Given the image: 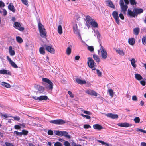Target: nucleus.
<instances>
[{
    "label": "nucleus",
    "mask_w": 146,
    "mask_h": 146,
    "mask_svg": "<svg viewBox=\"0 0 146 146\" xmlns=\"http://www.w3.org/2000/svg\"><path fill=\"white\" fill-rule=\"evenodd\" d=\"M82 111L85 114H87V115H91V113L88 111H86L84 110H82Z\"/></svg>",
    "instance_id": "8fccbe9b"
},
{
    "label": "nucleus",
    "mask_w": 146,
    "mask_h": 146,
    "mask_svg": "<svg viewBox=\"0 0 146 146\" xmlns=\"http://www.w3.org/2000/svg\"><path fill=\"white\" fill-rule=\"evenodd\" d=\"M118 125L121 127H128L131 126V125L126 122L119 123H118Z\"/></svg>",
    "instance_id": "f3484780"
},
{
    "label": "nucleus",
    "mask_w": 146,
    "mask_h": 146,
    "mask_svg": "<svg viewBox=\"0 0 146 146\" xmlns=\"http://www.w3.org/2000/svg\"><path fill=\"white\" fill-rule=\"evenodd\" d=\"M137 131H140L143 133H146V130H144L141 129H137Z\"/></svg>",
    "instance_id": "603ef678"
},
{
    "label": "nucleus",
    "mask_w": 146,
    "mask_h": 146,
    "mask_svg": "<svg viewBox=\"0 0 146 146\" xmlns=\"http://www.w3.org/2000/svg\"><path fill=\"white\" fill-rule=\"evenodd\" d=\"M54 133L56 135L58 136H64L68 139H70V135H68V133L65 131H54Z\"/></svg>",
    "instance_id": "0eeeda50"
},
{
    "label": "nucleus",
    "mask_w": 146,
    "mask_h": 146,
    "mask_svg": "<svg viewBox=\"0 0 146 146\" xmlns=\"http://www.w3.org/2000/svg\"><path fill=\"white\" fill-rule=\"evenodd\" d=\"M13 118L15 120L19 121L20 120V118L18 116L14 117Z\"/></svg>",
    "instance_id": "69168bd1"
},
{
    "label": "nucleus",
    "mask_w": 146,
    "mask_h": 146,
    "mask_svg": "<svg viewBox=\"0 0 146 146\" xmlns=\"http://www.w3.org/2000/svg\"><path fill=\"white\" fill-rule=\"evenodd\" d=\"M83 127L84 128H85V129H87L89 128H90L91 127V126L89 125L86 124V125H84V126H83Z\"/></svg>",
    "instance_id": "5fc2aeb1"
},
{
    "label": "nucleus",
    "mask_w": 146,
    "mask_h": 146,
    "mask_svg": "<svg viewBox=\"0 0 146 146\" xmlns=\"http://www.w3.org/2000/svg\"><path fill=\"white\" fill-rule=\"evenodd\" d=\"M38 27L40 35L43 38H44L46 36L45 29L43 25L41 23H38Z\"/></svg>",
    "instance_id": "7ed1b4c3"
},
{
    "label": "nucleus",
    "mask_w": 146,
    "mask_h": 146,
    "mask_svg": "<svg viewBox=\"0 0 146 146\" xmlns=\"http://www.w3.org/2000/svg\"><path fill=\"white\" fill-rule=\"evenodd\" d=\"M105 115L108 117L112 119L117 118L118 117V115L117 114H113L112 113L105 114Z\"/></svg>",
    "instance_id": "4468645a"
},
{
    "label": "nucleus",
    "mask_w": 146,
    "mask_h": 146,
    "mask_svg": "<svg viewBox=\"0 0 146 146\" xmlns=\"http://www.w3.org/2000/svg\"><path fill=\"white\" fill-rule=\"evenodd\" d=\"M108 92L110 94V95L112 97H113L114 94V92L111 89H109L108 90Z\"/></svg>",
    "instance_id": "79ce46f5"
},
{
    "label": "nucleus",
    "mask_w": 146,
    "mask_h": 146,
    "mask_svg": "<svg viewBox=\"0 0 146 146\" xmlns=\"http://www.w3.org/2000/svg\"><path fill=\"white\" fill-rule=\"evenodd\" d=\"M135 40L133 38H129L128 40L129 43L131 45H133L135 43Z\"/></svg>",
    "instance_id": "c85d7f7f"
},
{
    "label": "nucleus",
    "mask_w": 146,
    "mask_h": 146,
    "mask_svg": "<svg viewBox=\"0 0 146 146\" xmlns=\"http://www.w3.org/2000/svg\"><path fill=\"white\" fill-rule=\"evenodd\" d=\"M94 31L95 34H96V35L97 36L98 39H100V35L99 32L97 30H96L95 31Z\"/></svg>",
    "instance_id": "4c0bfd02"
},
{
    "label": "nucleus",
    "mask_w": 146,
    "mask_h": 146,
    "mask_svg": "<svg viewBox=\"0 0 146 146\" xmlns=\"http://www.w3.org/2000/svg\"><path fill=\"white\" fill-rule=\"evenodd\" d=\"M119 16L120 18V19H122V20H123L124 19V16L123 14H122L121 13H120L119 14Z\"/></svg>",
    "instance_id": "4d7b16f0"
},
{
    "label": "nucleus",
    "mask_w": 146,
    "mask_h": 146,
    "mask_svg": "<svg viewBox=\"0 0 146 146\" xmlns=\"http://www.w3.org/2000/svg\"><path fill=\"white\" fill-rule=\"evenodd\" d=\"M13 25L15 28L20 31H23L25 29L22 26V24L18 22H15Z\"/></svg>",
    "instance_id": "6e6552de"
},
{
    "label": "nucleus",
    "mask_w": 146,
    "mask_h": 146,
    "mask_svg": "<svg viewBox=\"0 0 146 146\" xmlns=\"http://www.w3.org/2000/svg\"><path fill=\"white\" fill-rule=\"evenodd\" d=\"M0 74H6L10 75L11 74V73L10 72L7 70L3 69L0 70Z\"/></svg>",
    "instance_id": "412c9836"
},
{
    "label": "nucleus",
    "mask_w": 146,
    "mask_h": 146,
    "mask_svg": "<svg viewBox=\"0 0 146 146\" xmlns=\"http://www.w3.org/2000/svg\"><path fill=\"white\" fill-rule=\"evenodd\" d=\"M93 127L94 129L98 130H100L103 129V127L101 125L98 124L94 125Z\"/></svg>",
    "instance_id": "a211bd4d"
},
{
    "label": "nucleus",
    "mask_w": 146,
    "mask_h": 146,
    "mask_svg": "<svg viewBox=\"0 0 146 146\" xmlns=\"http://www.w3.org/2000/svg\"><path fill=\"white\" fill-rule=\"evenodd\" d=\"M94 19L92 18L89 15H87L86 17V22L90 24V22H92Z\"/></svg>",
    "instance_id": "4be33fe9"
},
{
    "label": "nucleus",
    "mask_w": 146,
    "mask_h": 146,
    "mask_svg": "<svg viewBox=\"0 0 146 146\" xmlns=\"http://www.w3.org/2000/svg\"><path fill=\"white\" fill-rule=\"evenodd\" d=\"M9 52L11 56H13L15 54V51L14 50H13L11 46H10L9 47Z\"/></svg>",
    "instance_id": "5701e85b"
},
{
    "label": "nucleus",
    "mask_w": 146,
    "mask_h": 146,
    "mask_svg": "<svg viewBox=\"0 0 146 146\" xmlns=\"http://www.w3.org/2000/svg\"><path fill=\"white\" fill-rule=\"evenodd\" d=\"M97 142L101 143L102 145H105V146H110V145L108 143H106L102 140H97Z\"/></svg>",
    "instance_id": "cd10ccee"
},
{
    "label": "nucleus",
    "mask_w": 146,
    "mask_h": 146,
    "mask_svg": "<svg viewBox=\"0 0 146 146\" xmlns=\"http://www.w3.org/2000/svg\"><path fill=\"white\" fill-rule=\"evenodd\" d=\"M85 92L91 96H99V97L103 100V98L98 93H96L95 91L90 89L87 90L85 91Z\"/></svg>",
    "instance_id": "423d86ee"
},
{
    "label": "nucleus",
    "mask_w": 146,
    "mask_h": 146,
    "mask_svg": "<svg viewBox=\"0 0 146 146\" xmlns=\"http://www.w3.org/2000/svg\"><path fill=\"white\" fill-rule=\"evenodd\" d=\"M14 133H15L16 135H19V136H21L23 135L22 133L19 132L17 131H15L14 132Z\"/></svg>",
    "instance_id": "09e8293b"
},
{
    "label": "nucleus",
    "mask_w": 146,
    "mask_h": 146,
    "mask_svg": "<svg viewBox=\"0 0 146 146\" xmlns=\"http://www.w3.org/2000/svg\"><path fill=\"white\" fill-rule=\"evenodd\" d=\"M94 28H97L98 27V25L97 23L94 21V20L90 24Z\"/></svg>",
    "instance_id": "bb28decb"
},
{
    "label": "nucleus",
    "mask_w": 146,
    "mask_h": 146,
    "mask_svg": "<svg viewBox=\"0 0 146 146\" xmlns=\"http://www.w3.org/2000/svg\"><path fill=\"white\" fill-rule=\"evenodd\" d=\"M142 41L143 44L146 46V36H143L142 39Z\"/></svg>",
    "instance_id": "58836bf2"
},
{
    "label": "nucleus",
    "mask_w": 146,
    "mask_h": 146,
    "mask_svg": "<svg viewBox=\"0 0 146 146\" xmlns=\"http://www.w3.org/2000/svg\"><path fill=\"white\" fill-rule=\"evenodd\" d=\"M54 146H63L62 144L60 142H56L54 145Z\"/></svg>",
    "instance_id": "a18cd8bd"
},
{
    "label": "nucleus",
    "mask_w": 146,
    "mask_h": 146,
    "mask_svg": "<svg viewBox=\"0 0 146 146\" xmlns=\"http://www.w3.org/2000/svg\"><path fill=\"white\" fill-rule=\"evenodd\" d=\"M132 100L134 101H137V98L135 96H134L132 97Z\"/></svg>",
    "instance_id": "bf43d9fd"
},
{
    "label": "nucleus",
    "mask_w": 146,
    "mask_h": 146,
    "mask_svg": "<svg viewBox=\"0 0 146 146\" xmlns=\"http://www.w3.org/2000/svg\"><path fill=\"white\" fill-rule=\"evenodd\" d=\"M125 4L124 3L123 0H121L120 1V4L121 9H127L128 7L127 5L129 3L128 0H124Z\"/></svg>",
    "instance_id": "1a4fd4ad"
},
{
    "label": "nucleus",
    "mask_w": 146,
    "mask_h": 146,
    "mask_svg": "<svg viewBox=\"0 0 146 146\" xmlns=\"http://www.w3.org/2000/svg\"><path fill=\"white\" fill-rule=\"evenodd\" d=\"M1 84L2 85L7 88H9L11 87V86L9 84L4 82H2Z\"/></svg>",
    "instance_id": "7c9ffc66"
},
{
    "label": "nucleus",
    "mask_w": 146,
    "mask_h": 146,
    "mask_svg": "<svg viewBox=\"0 0 146 146\" xmlns=\"http://www.w3.org/2000/svg\"><path fill=\"white\" fill-rule=\"evenodd\" d=\"M22 3L24 4L27 5L28 4V1L27 0H21Z\"/></svg>",
    "instance_id": "680f3d73"
},
{
    "label": "nucleus",
    "mask_w": 146,
    "mask_h": 146,
    "mask_svg": "<svg viewBox=\"0 0 146 146\" xmlns=\"http://www.w3.org/2000/svg\"><path fill=\"white\" fill-rule=\"evenodd\" d=\"M134 121H135V123H139L140 122V119L139 117H135L134 119Z\"/></svg>",
    "instance_id": "ea45409f"
},
{
    "label": "nucleus",
    "mask_w": 146,
    "mask_h": 146,
    "mask_svg": "<svg viewBox=\"0 0 146 146\" xmlns=\"http://www.w3.org/2000/svg\"><path fill=\"white\" fill-rule=\"evenodd\" d=\"M131 62V64L133 67L135 68L136 67V65L135 64L136 62V60L134 58H133L130 60Z\"/></svg>",
    "instance_id": "c756f323"
},
{
    "label": "nucleus",
    "mask_w": 146,
    "mask_h": 146,
    "mask_svg": "<svg viewBox=\"0 0 146 146\" xmlns=\"http://www.w3.org/2000/svg\"><path fill=\"white\" fill-rule=\"evenodd\" d=\"M48 133L49 135H53V132L52 130H50L48 131Z\"/></svg>",
    "instance_id": "13d9d810"
},
{
    "label": "nucleus",
    "mask_w": 146,
    "mask_h": 146,
    "mask_svg": "<svg viewBox=\"0 0 146 146\" xmlns=\"http://www.w3.org/2000/svg\"><path fill=\"white\" fill-rule=\"evenodd\" d=\"M135 78L138 80H140L143 79L142 77L139 74H135Z\"/></svg>",
    "instance_id": "473e14b6"
},
{
    "label": "nucleus",
    "mask_w": 146,
    "mask_h": 146,
    "mask_svg": "<svg viewBox=\"0 0 146 146\" xmlns=\"http://www.w3.org/2000/svg\"><path fill=\"white\" fill-rule=\"evenodd\" d=\"M14 7L12 3H10L8 5V9H14Z\"/></svg>",
    "instance_id": "de8ad7c7"
},
{
    "label": "nucleus",
    "mask_w": 146,
    "mask_h": 146,
    "mask_svg": "<svg viewBox=\"0 0 146 146\" xmlns=\"http://www.w3.org/2000/svg\"><path fill=\"white\" fill-rule=\"evenodd\" d=\"M62 24V23L60 22V25H58L57 27V31L60 35L62 34L63 33V30L61 26Z\"/></svg>",
    "instance_id": "6ab92c4d"
},
{
    "label": "nucleus",
    "mask_w": 146,
    "mask_h": 146,
    "mask_svg": "<svg viewBox=\"0 0 146 146\" xmlns=\"http://www.w3.org/2000/svg\"><path fill=\"white\" fill-rule=\"evenodd\" d=\"M7 60L9 62L10 64L12 66L15 68H18L17 66L15 63L14 62L12 61V60L8 56H7Z\"/></svg>",
    "instance_id": "dca6fc26"
},
{
    "label": "nucleus",
    "mask_w": 146,
    "mask_h": 146,
    "mask_svg": "<svg viewBox=\"0 0 146 146\" xmlns=\"http://www.w3.org/2000/svg\"><path fill=\"white\" fill-rule=\"evenodd\" d=\"M143 10H128V14L131 16L134 17L138 14L142 13Z\"/></svg>",
    "instance_id": "20e7f679"
},
{
    "label": "nucleus",
    "mask_w": 146,
    "mask_h": 146,
    "mask_svg": "<svg viewBox=\"0 0 146 146\" xmlns=\"http://www.w3.org/2000/svg\"><path fill=\"white\" fill-rule=\"evenodd\" d=\"M68 94L70 96V97L72 98H73L74 97V94H72V93L70 91H68Z\"/></svg>",
    "instance_id": "864d4df0"
},
{
    "label": "nucleus",
    "mask_w": 146,
    "mask_h": 146,
    "mask_svg": "<svg viewBox=\"0 0 146 146\" xmlns=\"http://www.w3.org/2000/svg\"><path fill=\"white\" fill-rule=\"evenodd\" d=\"M14 128L16 129H20L21 127L19 125H17L14 126Z\"/></svg>",
    "instance_id": "e2e57ef3"
},
{
    "label": "nucleus",
    "mask_w": 146,
    "mask_h": 146,
    "mask_svg": "<svg viewBox=\"0 0 146 146\" xmlns=\"http://www.w3.org/2000/svg\"><path fill=\"white\" fill-rule=\"evenodd\" d=\"M87 63L88 66L91 68L92 70H96L95 67V64L92 59L90 57L88 58Z\"/></svg>",
    "instance_id": "39448f33"
},
{
    "label": "nucleus",
    "mask_w": 146,
    "mask_h": 146,
    "mask_svg": "<svg viewBox=\"0 0 146 146\" xmlns=\"http://www.w3.org/2000/svg\"><path fill=\"white\" fill-rule=\"evenodd\" d=\"M16 40L19 43H21L23 41L22 38L21 37L18 36L16 37Z\"/></svg>",
    "instance_id": "e433bc0d"
},
{
    "label": "nucleus",
    "mask_w": 146,
    "mask_h": 146,
    "mask_svg": "<svg viewBox=\"0 0 146 146\" xmlns=\"http://www.w3.org/2000/svg\"><path fill=\"white\" fill-rule=\"evenodd\" d=\"M39 51L40 53L42 55H44L45 53L44 48L43 47H41L39 48Z\"/></svg>",
    "instance_id": "2f4dec72"
},
{
    "label": "nucleus",
    "mask_w": 146,
    "mask_h": 146,
    "mask_svg": "<svg viewBox=\"0 0 146 146\" xmlns=\"http://www.w3.org/2000/svg\"><path fill=\"white\" fill-rule=\"evenodd\" d=\"M37 88L40 93H42L44 91V88L39 85L37 86Z\"/></svg>",
    "instance_id": "b1692460"
},
{
    "label": "nucleus",
    "mask_w": 146,
    "mask_h": 146,
    "mask_svg": "<svg viewBox=\"0 0 146 146\" xmlns=\"http://www.w3.org/2000/svg\"><path fill=\"white\" fill-rule=\"evenodd\" d=\"M44 47L46 50L50 53L54 54L55 53V50L52 46H48L45 45H44Z\"/></svg>",
    "instance_id": "9d476101"
},
{
    "label": "nucleus",
    "mask_w": 146,
    "mask_h": 146,
    "mask_svg": "<svg viewBox=\"0 0 146 146\" xmlns=\"http://www.w3.org/2000/svg\"><path fill=\"white\" fill-rule=\"evenodd\" d=\"M66 52L68 55H69L71 53V49L70 47H68L66 50Z\"/></svg>",
    "instance_id": "37998d69"
},
{
    "label": "nucleus",
    "mask_w": 146,
    "mask_h": 146,
    "mask_svg": "<svg viewBox=\"0 0 146 146\" xmlns=\"http://www.w3.org/2000/svg\"><path fill=\"white\" fill-rule=\"evenodd\" d=\"M64 145L65 146H71L70 143L67 141H66L64 142Z\"/></svg>",
    "instance_id": "3c124183"
},
{
    "label": "nucleus",
    "mask_w": 146,
    "mask_h": 146,
    "mask_svg": "<svg viewBox=\"0 0 146 146\" xmlns=\"http://www.w3.org/2000/svg\"><path fill=\"white\" fill-rule=\"evenodd\" d=\"M50 123L56 125L63 124L65 123V121L62 119H57L51 120Z\"/></svg>",
    "instance_id": "ddd939ff"
},
{
    "label": "nucleus",
    "mask_w": 146,
    "mask_h": 146,
    "mask_svg": "<svg viewBox=\"0 0 146 146\" xmlns=\"http://www.w3.org/2000/svg\"><path fill=\"white\" fill-rule=\"evenodd\" d=\"M48 99V98L46 96H41L38 97V101H40L43 100H45Z\"/></svg>",
    "instance_id": "393cba45"
},
{
    "label": "nucleus",
    "mask_w": 146,
    "mask_h": 146,
    "mask_svg": "<svg viewBox=\"0 0 146 146\" xmlns=\"http://www.w3.org/2000/svg\"><path fill=\"white\" fill-rule=\"evenodd\" d=\"M88 49L90 52H92L94 50V48L92 46H88Z\"/></svg>",
    "instance_id": "a19ab883"
},
{
    "label": "nucleus",
    "mask_w": 146,
    "mask_h": 146,
    "mask_svg": "<svg viewBox=\"0 0 146 146\" xmlns=\"http://www.w3.org/2000/svg\"><path fill=\"white\" fill-rule=\"evenodd\" d=\"M73 29L74 32L75 34L77 35L79 37L80 39L82 40L81 36L79 33V30L78 29L77 24H75L73 25Z\"/></svg>",
    "instance_id": "9b49d317"
},
{
    "label": "nucleus",
    "mask_w": 146,
    "mask_h": 146,
    "mask_svg": "<svg viewBox=\"0 0 146 146\" xmlns=\"http://www.w3.org/2000/svg\"><path fill=\"white\" fill-rule=\"evenodd\" d=\"M112 15L115 20L116 23L118 25L120 24V20L119 19L118 14L117 12L115 11H113L112 13Z\"/></svg>",
    "instance_id": "f8f14e48"
},
{
    "label": "nucleus",
    "mask_w": 146,
    "mask_h": 146,
    "mask_svg": "<svg viewBox=\"0 0 146 146\" xmlns=\"http://www.w3.org/2000/svg\"><path fill=\"white\" fill-rule=\"evenodd\" d=\"M5 5L3 2L1 1H0V7H3Z\"/></svg>",
    "instance_id": "052dcab7"
},
{
    "label": "nucleus",
    "mask_w": 146,
    "mask_h": 146,
    "mask_svg": "<svg viewBox=\"0 0 146 146\" xmlns=\"http://www.w3.org/2000/svg\"><path fill=\"white\" fill-rule=\"evenodd\" d=\"M93 57L94 59L97 62L99 63L100 62V59L98 56L94 54L93 55Z\"/></svg>",
    "instance_id": "72a5a7b5"
},
{
    "label": "nucleus",
    "mask_w": 146,
    "mask_h": 146,
    "mask_svg": "<svg viewBox=\"0 0 146 146\" xmlns=\"http://www.w3.org/2000/svg\"><path fill=\"white\" fill-rule=\"evenodd\" d=\"M76 81L78 83L81 85L87 84L88 86L90 85L89 82L88 81L86 82L85 80H82L80 79H76Z\"/></svg>",
    "instance_id": "2eb2a0df"
},
{
    "label": "nucleus",
    "mask_w": 146,
    "mask_h": 146,
    "mask_svg": "<svg viewBox=\"0 0 146 146\" xmlns=\"http://www.w3.org/2000/svg\"><path fill=\"white\" fill-rule=\"evenodd\" d=\"M21 133H22L24 135H26L28 133V132L27 131L23 130H22V132Z\"/></svg>",
    "instance_id": "6e6d98bb"
},
{
    "label": "nucleus",
    "mask_w": 146,
    "mask_h": 146,
    "mask_svg": "<svg viewBox=\"0 0 146 146\" xmlns=\"http://www.w3.org/2000/svg\"><path fill=\"white\" fill-rule=\"evenodd\" d=\"M96 71L97 72V74L99 77H100L102 75V73L100 71V70L98 69H96Z\"/></svg>",
    "instance_id": "49530a36"
},
{
    "label": "nucleus",
    "mask_w": 146,
    "mask_h": 146,
    "mask_svg": "<svg viewBox=\"0 0 146 146\" xmlns=\"http://www.w3.org/2000/svg\"><path fill=\"white\" fill-rule=\"evenodd\" d=\"M130 4L132 5H135L137 3L135 0H129Z\"/></svg>",
    "instance_id": "c03bdc74"
},
{
    "label": "nucleus",
    "mask_w": 146,
    "mask_h": 146,
    "mask_svg": "<svg viewBox=\"0 0 146 146\" xmlns=\"http://www.w3.org/2000/svg\"><path fill=\"white\" fill-rule=\"evenodd\" d=\"M116 51L117 53L121 56H123L125 55L124 52L122 50H116Z\"/></svg>",
    "instance_id": "a878e982"
},
{
    "label": "nucleus",
    "mask_w": 146,
    "mask_h": 146,
    "mask_svg": "<svg viewBox=\"0 0 146 146\" xmlns=\"http://www.w3.org/2000/svg\"><path fill=\"white\" fill-rule=\"evenodd\" d=\"M98 53L99 54L100 53L102 58L105 60L106 59L108 56L107 53L105 49L100 44V50H98Z\"/></svg>",
    "instance_id": "f257e3e1"
},
{
    "label": "nucleus",
    "mask_w": 146,
    "mask_h": 146,
    "mask_svg": "<svg viewBox=\"0 0 146 146\" xmlns=\"http://www.w3.org/2000/svg\"><path fill=\"white\" fill-rule=\"evenodd\" d=\"M133 31L135 34L138 35L139 32V29L138 28H135L134 29Z\"/></svg>",
    "instance_id": "c9c22d12"
},
{
    "label": "nucleus",
    "mask_w": 146,
    "mask_h": 146,
    "mask_svg": "<svg viewBox=\"0 0 146 146\" xmlns=\"http://www.w3.org/2000/svg\"><path fill=\"white\" fill-rule=\"evenodd\" d=\"M1 115L2 116H3L5 118H7L8 117L7 115L6 114H3L2 113H1Z\"/></svg>",
    "instance_id": "338daca9"
},
{
    "label": "nucleus",
    "mask_w": 146,
    "mask_h": 146,
    "mask_svg": "<svg viewBox=\"0 0 146 146\" xmlns=\"http://www.w3.org/2000/svg\"><path fill=\"white\" fill-rule=\"evenodd\" d=\"M106 3L108 6L110 7L111 8H114L115 6L112 2L110 0L106 1Z\"/></svg>",
    "instance_id": "aec40b11"
},
{
    "label": "nucleus",
    "mask_w": 146,
    "mask_h": 146,
    "mask_svg": "<svg viewBox=\"0 0 146 146\" xmlns=\"http://www.w3.org/2000/svg\"><path fill=\"white\" fill-rule=\"evenodd\" d=\"M42 81L46 82L44 84L46 88L48 89L52 90L53 88V84L49 79L43 78L42 79Z\"/></svg>",
    "instance_id": "f03ea898"
},
{
    "label": "nucleus",
    "mask_w": 146,
    "mask_h": 146,
    "mask_svg": "<svg viewBox=\"0 0 146 146\" xmlns=\"http://www.w3.org/2000/svg\"><path fill=\"white\" fill-rule=\"evenodd\" d=\"M0 13L2 15L5 16L6 15L7 12L6 10H0Z\"/></svg>",
    "instance_id": "f704fd0d"
},
{
    "label": "nucleus",
    "mask_w": 146,
    "mask_h": 146,
    "mask_svg": "<svg viewBox=\"0 0 146 146\" xmlns=\"http://www.w3.org/2000/svg\"><path fill=\"white\" fill-rule=\"evenodd\" d=\"M141 146H146V143L145 142H141Z\"/></svg>",
    "instance_id": "774afa93"
},
{
    "label": "nucleus",
    "mask_w": 146,
    "mask_h": 146,
    "mask_svg": "<svg viewBox=\"0 0 146 146\" xmlns=\"http://www.w3.org/2000/svg\"><path fill=\"white\" fill-rule=\"evenodd\" d=\"M72 146H81V145L79 144H76L74 142H73L72 144Z\"/></svg>",
    "instance_id": "0e129e2a"
}]
</instances>
